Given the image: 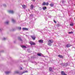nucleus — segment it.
Returning a JSON list of instances; mask_svg holds the SVG:
<instances>
[{
	"mask_svg": "<svg viewBox=\"0 0 75 75\" xmlns=\"http://www.w3.org/2000/svg\"><path fill=\"white\" fill-rule=\"evenodd\" d=\"M54 41L52 40H49L48 41V45L50 46H51V43H53Z\"/></svg>",
	"mask_w": 75,
	"mask_h": 75,
	"instance_id": "obj_1",
	"label": "nucleus"
},
{
	"mask_svg": "<svg viewBox=\"0 0 75 75\" xmlns=\"http://www.w3.org/2000/svg\"><path fill=\"white\" fill-rule=\"evenodd\" d=\"M71 45L70 44H68L66 45V47H67V48H68V47H71Z\"/></svg>",
	"mask_w": 75,
	"mask_h": 75,
	"instance_id": "obj_2",
	"label": "nucleus"
},
{
	"mask_svg": "<svg viewBox=\"0 0 75 75\" xmlns=\"http://www.w3.org/2000/svg\"><path fill=\"white\" fill-rule=\"evenodd\" d=\"M61 74L62 75H67L64 71H62L61 72Z\"/></svg>",
	"mask_w": 75,
	"mask_h": 75,
	"instance_id": "obj_3",
	"label": "nucleus"
},
{
	"mask_svg": "<svg viewBox=\"0 0 75 75\" xmlns=\"http://www.w3.org/2000/svg\"><path fill=\"white\" fill-rule=\"evenodd\" d=\"M31 37L32 38L33 40H35L36 37L35 36H31Z\"/></svg>",
	"mask_w": 75,
	"mask_h": 75,
	"instance_id": "obj_4",
	"label": "nucleus"
},
{
	"mask_svg": "<svg viewBox=\"0 0 75 75\" xmlns=\"http://www.w3.org/2000/svg\"><path fill=\"white\" fill-rule=\"evenodd\" d=\"M30 44L31 45H35V43L33 42H30Z\"/></svg>",
	"mask_w": 75,
	"mask_h": 75,
	"instance_id": "obj_5",
	"label": "nucleus"
},
{
	"mask_svg": "<svg viewBox=\"0 0 75 75\" xmlns=\"http://www.w3.org/2000/svg\"><path fill=\"white\" fill-rule=\"evenodd\" d=\"M58 57H59V58H64V57L62 55H58Z\"/></svg>",
	"mask_w": 75,
	"mask_h": 75,
	"instance_id": "obj_6",
	"label": "nucleus"
},
{
	"mask_svg": "<svg viewBox=\"0 0 75 75\" xmlns=\"http://www.w3.org/2000/svg\"><path fill=\"white\" fill-rule=\"evenodd\" d=\"M38 42L40 43H43V40H38Z\"/></svg>",
	"mask_w": 75,
	"mask_h": 75,
	"instance_id": "obj_7",
	"label": "nucleus"
},
{
	"mask_svg": "<svg viewBox=\"0 0 75 75\" xmlns=\"http://www.w3.org/2000/svg\"><path fill=\"white\" fill-rule=\"evenodd\" d=\"M49 70L50 71H52V72H53V71H52V67H49Z\"/></svg>",
	"mask_w": 75,
	"mask_h": 75,
	"instance_id": "obj_8",
	"label": "nucleus"
},
{
	"mask_svg": "<svg viewBox=\"0 0 75 75\" xmlns=\"http://www.w3.org/2000/svg\"><path fill=\"white\" fill-rule=\"evenodd\" d=\"M23 29V31H24V30H28V29L27 28H22Z\"/></svg>",
	"mask_w": 75,
	"mask_h": 75,
	"instance_id": "obj_9",
	"label": "nucleus"
},
{
	"mask_svg": "<svg viewBox=\"0 0 75 75\" xmlns=\"http://www.w3.org/2000/svg\"><path fill=\"white\" fill-rule=\"evenodd\" d=\"M10 14H13L14 13V11L13 10L10 11Z\"/></svg>",
	"mask_w": 75,
	"mask_h": 75,
	"instance_id": "obj_10",
	"label": "nucleus"
},
{
	"mask_svg": "<svg viewBox=\"0 0 75 75\" xmlns=\"http://www.w3.org/2000/svg\"><path fill=\"white\" fill-rule=\"evenodd\" d=\"M50 6L51 7H52L54 6V4L51 3L50 4Z\"/></svg>",
	"mask_w": 75,
	"mask_h": 75,
	"instance_id": "obj_11",
	"label": "nucleus"
},
{
	"mask_svg": "<svg viewBox=\"0 0 75 75\" xmlns=\"http://www.w3.org/2000/svg\"><path fill=\"white\" fill-rule=\"evenodd\" d=\"M5 73L6 74H7L10 73V72L9 71H6L5 72Z\"/></svg>",
	"mask_w": 75,
	"mask_h": 75,
	"instance_id": "obj_12",
	"label": "nucleus"
},
{
	"mask_svg": "<svg viewBox=\"0 0 75 75\" xmlns=\"http://www.w3.org/2000/svg\"><path fill=\"white\" fill-rule=\"evenodd\" d=\"M30 8L31 9H33L34 8V5H31L30 6Z\"/></svg>",
	"mask_w": 75,
	"mask_h": 75,
	"instance_id": "obj_13",
	"label": "nucleus"
},
{
	"mask_svg": "<svg viewBox=\"0 0 75 75\" xmlns=\"http://www.w3.org/2000/svg\"><path fill=\"white\" fill-rule=\"evenodd\" d=\"M28 72V71H25L23 72L22 73H21V75H22V74H23L24 73H27Z\"/></svg>",
	"mask_w": 75,
	"mask_h": 75,
	"instance_id": "obj_14",
	"label": "nucleus"
},
{
	"mask_svg": "<svg viewBox=\"0 0 75 75\" xmlns=\"http://www.w3.org/2000/svg\"><path fill=\"white\" fill-rule=\"evenodd\" d=\"M21 47L23 48H27V47H26V46H22Z\"/></svg>",
	"mask_w": 75,
	"mask_h": 75,
	"instance_id": "obj_15",
	"label": "nucleus"
},
{
	"mask_svg": "<svg viewBox=\"0 0 75 75\" xmlns=\"http://www.w3.org/2000/svg\"><path fill=\"white\" fill-rule=\"evenodd\" d=\"M12 21L13 23H15L16 22V20H14V19H12Z\"/></svg>",
	"mask_w": 75,
	"mask_h": 75,
	"instance_id": "obj_16",
	"label": "nucleus"
},
{
	"mask_svg": "<svg viewBox=\"0 0 75 75\" xmlns=\"http://www.w3.org/2000/svg\"><path fill=\"white\" fill-rule=\"evenodd\" d=\"M5 24L7 25L8 24V21H6L5 22Z\"/></svg>",
	"mask_w": 75,
	"mask_h": 75,
	"instance_id": "obj_17",
	"label": "nucleus"
},
{
	"mask_svg": "<svg viewBox=\"0 0 75 75\" xmlns=\"http://www.w3.org/2000/svg\"><path fill=\"white\" fill-rule=\"evenodd\" d=\"M42 5H43V6H45V5H46V3L45 2H44L42 4Z\"/></svg>",
	"mask_w": 75,
	"mask_h": 75,
	"instance_id": "obj_18",
	"label": "nucleus"
},
{
	"mask_svg": "<svg viewBox=\"0 0 75 75\" xmlns=\"http://www.w3.org/2000/svg\"><path fill=\"white\" fill-rule=\"evenodd\" d=\"M38 55V56H41V53H38L37 54Z\"/></svg>",
	"mask_w": 75,
	"mask_h": 75,
	"instance_id": "obj_19",
	"label": "nucleus"
},
{
	"mask_svg": "<svg viewBox=\"0 0 75 75\" xmlns=\"http://www.w3.org/2000/svg\"><path fill=\"white\" fill-rule=\"evenodd\" d=\"M43 9L44 10H45V9H47V7L45 6V7H43Z\"/></svg>",
	"mask_w": 75,
	"mask_h": 75,
	"instance_id": "obj_20",
	"label": "nucleus"
},
{
	"mask_svg": "<svg viewBox=\"0 0 75 75\" xmlns=\"http://www.w3.org/2000/svg\"><path fill=\"white\" fill-rule=\"evenodd\" d=\"M22 7L23 8H25V5H23L22 6Z\"/></svg>",
	"mask_w": 75,
	"mask_h": 75,
	"instance_id": "obj_21",
	"label": "nucleus"
},
{
	"mask_svg": "<svg viewBox=\"0 0 75 75\" xmlns=\"http://www.w3.org/2000/svg\"><path fill=\"white\" fill-rule=\"evenodd\" d=\"M70 26H72L74 25V24L73 23H71L70 24Z\"/></svg>",
	"mask_w": 75,
	"mask_h": 75,
	"instance_id": "obj_22",
	"label": "nucleus"
},
{
	"mask_svg": "<svg viewBox=\"0 0 75 75\" xmlns=\"http://www.w3.org/2000/svg\"><path fill=\"white\" fill-rule=\"evenodd\" d=\"M46 4L47 6H48V5L49 4V3L48 2H47L46 3Z\"/></svg>",
	"mask_w": 75,
	"mask_h": 75,
	"instance_id": "obj_23",
	"label": "nucleus"
},
{
	"mask_svg": "<svg viewBox=\"0 0 75 75\" xmlns=\"http://www.w3.org/2000/svg\"><path fill=\"white\" fill-rule=\"evenodd\" d=\"M6 40V38H4L2 39V40Z\"/></svg>",
	"mask_w": 75,
	"mask_h": 75,
	"instance_id": "obj_24",
	"label": "nucleus"
},
{
	"mask_svg": "<svg viewBox=\"0 0 75 75\" xmlns=\"http://www.w3.org/2000/svg\"><path fill=\"white\" fill-rule=\"evenodd\" d=\"M18 29H19V30H21V27H18Z\"/></svg>",
	"mask_w": 75,
	"mask_h": 75,
	"instance_id": "obj_25",
	"label": "nucleus"
},
{
	"mask_svg": "<svg viewBox=\"0 0 75 75\" xmlns=\"http://www.w3.org/2000/svg\"><path fill=\"white\" fill-rule=\"evenodd\" d=\"M16 74H19V72H18V71H16Z\"/></svg>",
	"mask_w": 75,
	"mask_h": 75,
	"instance_id": "obj_26",
	"label": "nucleus"
},
{
	"mask_svg": "<svg viewBox=\"0 0 75 75\" xmlns=\"http://www.w3.org/2000/svg\"><path fill=\"white\" fill-rule=\"evenodd\" d=\"M72 33H73L72 32H69V34H72Z\"/></svg>",
	"mask_w": 75,
	"mask_h": 75,
	"instance_id": "obj_27",
	"label": "nucleus"
},
{
	"mask_svg": "<svg viewBox=\"0 0 75 75\" xmlns=\"http://www.w3.org/2000/svg\"><path fill=\"white\" fill-rule=\"evenodd\" d=\"M18 39H19V40H21V41H22V40H21V38H18Z\"/></svg>",
	"mask_w": 75,
	"mask_h": 75,
	"instance_id": "obj_28",
	"label": "nucleus"
},
{
	"mask_svg": "<svg viewBox=\"0 0 75 75\" xmlns=\"http://www.w3.org/2000/svg\"><path fill=\"white\" fill-rule=\"evenodd\" d=\"M3 6H4V7H6V5L5 4H4L3 5Z\"/></svg>",
	"mask_w": 75,
	"mask_h": 75,
	"instance_id": "obj_29",
	"label": "nucleus"
},
{
	"mask_svg": "<svg viewBox=\"0 0 75 75\" xmlns=\"http://www.w3.org/2000/svg\"><path fill=\"white\" fill-rule=\"evenodd\" d=\"M54 23H57V22H56V21H55V20H54Z\"/></svg>",
	"mask_w": 75,
	"mask_h": 75,
	"instance_id": "obj_30",
	"label": "nucleus"
},
{
	"mask_svg": "<svg viewBox=\"0 0 75 75\" xmlns=\"http://www.w3.org/2000/svg\"><path fill=\"white\" fill-rule=\"evenodd\" d=\"M57 25L58 27H59V24H57Z\"/></svg>",
	"mask_w": 75,
	"mask_h": 75,
	"instance_id": "obj_31",
	"label": "nucleus"
},
{
	"mask_svg": "<svg viewBox=\"0 0 75 75\" xmlns=\"http://www.w3.org/2000/svg\"><path fill=\"white\" fill-rule=\"evenodd\" d=\"M32 1H35V0H31Z\"/></svg>",
	"mask_w": 75,
	"mask_h": 75,
	"instance_id": "obj_32",
	"label": "nucleus"
},
{
	"mask_svg": "<svg viewBox=\"0 0 75 75\" xmlns=\"http://www.w3.org/2000/svg\"><path fill=\"white\" fill-rule=\"evenodd\" d=\"M22 69H23V68H20V70H22Z\"/></svg>",
	"mask_w": 75,
	"mask_h": 75,
	"instance_id": "obj_33",
	"label": "nucleus"
},
{
	"mask_svg": "<svg viewBox=\"0 0 75 75\" xmlns=\"http://www.w3.org/2000/svg\"><path fill=\"white\" fill-rule=\"evenodd\" d=\"M8 13H10V10L8 11Z\"/></svg>",
	"mask_w": 75,
	"mask_h": 75,
	"instance_id": "obj_34",
	"label": "nucleus"
},
{
	"mask_svg": "<svg viewBox=\"0 0 75 75\" xmlns=\"http://www.w3.org/2000/svg\"><path fill=\"white\" fill-rule=\"evenodd\" d=\"M0 31H1V29H0Z\"/></svg>",
	"mask_w": 75,
	"mask_h": 75,
	"instance_id": "obj_35",
	"label": "nucleus"
}]
</instances>
